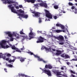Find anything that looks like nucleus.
<instances>
[{
	"instance_id": "nucleus-55",
	"label": "nucleus",
	"mask_w": 77,
	"mask_h": 77,
	"mask_svg": "<svg viewBox=\"0 0 77 77\" xmlns=\"http://www.w3.org/2000/svg\"><path fill=\"white\" fill-rule=\"evenodd\" d=\"M52 29H55V28L54 27H52Z\"/></svg>"
},
{
	"instance_id": "nucleus-24",
	"label": "nucleus",
	"mask_w": 77,
	"mask_h": 77,
	"mask_svg": "<svg viewBox=\"0 0 77 77\" xmlns=\"http://www.w3.org/2000/svg\"><path fill=\"white\" fill-rule=\"evenodd\" d=\"M13 57H14V59L12 60L11 59L8 60V62L9 63H11V62H14L15 60V59H17L15 57L13 56Z\"/></svg>"
},
{
	"instance_id": "nucleus-3",
	"label": "nucleus",
	"mask_w": 77,
	"mask_h": 77,
	"mask_svg": "<svg viewBox=\"0 0 77 77\" xmlns=\"http://www.w3.org/2000/svg\"><path fill=\"white\" fill-rule=\"evenodd\" d=\"M8 7L11 9V11L12 12H13V13H15V14H18V12L19 13L18 14H18H22L20 13H24V11L21 10V9L17 11H16V10L14 9V7H12V5H8Z\"/></svg>"
},
{
	"instance_id": "nucleus-38",
	"label": "nucleus",
	"mask_w": 77,
	"mask_h": 77,
	"mask_svg": "<svg viewBox=\"0 0 77 77\" xmlns=\"http://www.w3.org/2000/svg\"><path fill=\"white\" fill-rule=\"evenodd\" d=\"M25 2H27L28 3H30V0H24Z\"/></svg>"
},
{
	"instance_id": "nucleus-21",
	"label": "nucleus",
	"mask_w": 77,
	"mask_h": 77,
	"mask_svg": "<svg viewBox=\"0 0 77 77\" xmlns=\"http://www.w3.org/2000/svg\"><path fill=\"white\" fill-rule=\"evenodd\" d=\"M12 49L13 50H16V51L19 52L20 53H21V51L18 50V48H17L16 47H15V46L14 45H13V46L12 47Z\"/></svg>"
},
{
	"instance_id": "nucleus-60",
	"label": "nucleus",
	"mask_w": 77,
	"mask_h": 77,
	"mask_svg": "<svg viewBox=\"0 0 77 77\" xmlns=\"http://www.w3.org/2000/svg\"><path fill=\"white\" fill-rule=\"evenodd\" d=\"M63 13H66L65 11H63Z\"/></svg>"
},
{
	"instance_id": "nucleus-44",
	"label": "nucleus",
	"mask_w": 77,
	"mask_h": 77,
	"mask_svg": "<svg viewBox=\"0 0 77 77\" xmlns=\"http://www.w3.org/2000/svg\"><path fill=\"white\" fill-rule=\"evenodd\" d=\"M54 18L55 19V20H56L57 19V16H55L54 17Z\"/></svg>"
},
{
	"instance_id": "nucleus-13",
	"label": "nucleus",
	"mask_w": 77,
	"mask_h": 77,
	"mask_svg": "<svg viewBox=\"0 0 77 77\" xmlns=\"http://www.w3.org/2000/svg\"><path fill=\"white\" fill-rule=\"evenodd\" d=\"M42 71L43 72H45V74H47L49 76H51V73L50 71L49 70H47L45 69H42Z\"/></svg>"
},
{
	"instance_id": "nucleus-31",
	"label": "nucleus",
	"mask_w": 77,
	"mask_h": 77,
	"mask_svg": "<svg viewBox=\"0 0 77 77\" xmlns=\"http://www.w3.org/2000/svg\"><path fill=\"white\" fill-rule=\"evenodd\" d=\"M20 60L21 62H24V58L21 57Z\"/></svg>"
},
{
	"instance_id": "nucleus-51",
	"label": "nucleus",
	"mask_w": 77,
	"mask_h": 77,
	"mask_svg": "<svg viewBox=\"0 0 77 77\" xmlns=\"http://www.w3.org/2000/svg\"><path fill=\"white\" fill-rule=\"evenodd\" d=\"M50 21V19H48V20L46 19L45 20V21Z\"/></svg>"
},
{
	"instance_id": "nucleus-7",
	"label": "nucleus",
	"mask_w": 77,
	"mask_h": 77,
	"mask_svg": "<svg viewBox=\"0 0 77 77\" xmlns=\"http://www.w3.org/2000/svg\"><path fill=\"white\" fill-rule=\"evenodd\" d=\"M30 30V32L29 33V39L30 40L31 39H32L34 38V36H35L36 34L32 32V30H33V29L31 28L29 29Z\"/></svg>"
},
{
	"instance_id": "nucleus-2",
	"label": "nucleus",
	"mask_w": 77,
	"mask_h": 77,
	"mask_svg": "<svg viewBox=\"0 0 77 77\" xmlns=\"http://www.w3.org/2000/svg\"><path fill=\"white\" fill-rule=\"evenodd\" d=\"M10 41L11 40H9L8 41L3 40L0 42V49H1V48H4V49H7V48H9V46L8 45H6V43H9Z\"/></svg>"
},
{
	"instance_id": "nucleus-18",
	"label": "nucleus",
	"mask_w": 77,
	"mask_h": 77,
	"mask_svg": "<svg viewBox=\"0 0 77 77\" xmlns=\"http://www.w3.org/2000/svg\"><path fill=\"white\" fill-rule=\"evenodd\" d=\"M58 40L60 41H64V37L61 35H60L58 37Z\"/></svg>"
},
{
	"instance_id": "nucleus-37",
	"label": "nucleus",
	"mask_w": 77,
	"mask_h": 77,
	"mask_svg": "<svg viewBox=\"0 0 77 77\" xmlns=\"http://www.w3.org/2000/svg\"><path fill=\"white\" fill-rule=\"evenodd\" d=\"M70 76L71 77H75V75H74L72 74H71V75H70Z\"/></svg>"
},
{
	"instance_id": "nucleus-57",
	"label": "nucleus",
	"mask_w": 77,
	"mask_h": 77,
	"mask_svg": "<svg viewBox=\"0 0 77 77\" xmlns=\"http://www.w3.org/2000/svg\"><path fill=\"white\" fill-rule=\"evenodd\" d=\"M66 30H67V32H68V33H69V32H68V29H66Z\"/></svg>"
},
{
	"instance_id": "nucleus-27",
	"label": "nucleus",
	"mask_w": 77,
	"mask_h": 77,
	"mask_svg": "<svg viewBox=\"0 0 77 77\" xmlns=\"http://www.w3.org/2000/svg\"><path fill=\"white\" fill-rule=\"evenodd\" d=\"M6 65L7 66H8L10 68H12V67H13V68L14 67L11 64H8L7 63H6Z\"/></svg>"
},
{
	"instance_id": "nucleus-64",
	"label": "nucleus",
	"mask_w": 77,
	"mask_h": 77,
	"mask_svg": "<svg viewBox=\"0 0 77 77\" xmlns=\"http://www.w3.org/2000/svg\"><path fill=\"white\" fill-rule=\"evenodd\" d=\"M75 66H76V67H77V65H76Z\"/></svg>"
},
{
	"instance_id": "nucleus-45",
	"label": "nucleus",
	"mask_w": 77,
	"mask_h": 77,
	"mask_svg": "<svg viewBox=\"0 0 77 77\" xmlns=\"http://www.w3.org/2000/svg\"><path fill=\"white\" fill-rule=\"evenodd\" d=\"M19 7L20 8H23V6H22V5H19Z\"/></svg>"
},
{
	"instance_id": "nucleus-43",
	"label": "nucleus",
	"mask_w": 77,
	"mask_h": 77,
	"mask_svg": "<svg viewBox=\"0 0 77 77\" xmlns=\"http://www.w3.org/2000/svg\"><path fill=\"white\" fill-rule=\"evenodd\" d=\"M69 5H70V6H72V3L71 2H69Z\"/></svg>"
},
{
	"instance_id": "nucleus-19",
	"label": "nucleus",
	"mask_w": 77,
	"mask_h": 77,
	"mask_svg": "<svg viewBox=\"0 0 77 77\" xmlns=\"http://www.w3.org/2000/svg\"><path fill=\"white\" fill-rule=\"evenodd\" d=\"M61 57H64L65 59H68L69 58V55L67 54H63L61 55Z\"/></svg>"
},
{
	"instance_id": "nucleus-15",
	"label": "nucleus",
	"mask_w": 77,
	"mask_h": 77,
	"mask_svg": "<svg viewBox=\"0 0 77 77\" xmlns=\"http://www.w3.org/2000/svg\"><path fill=\"white\" fill-rule=\"evenodd\" d=\"M0 58H2V59L4 60L5 59L6 60H9V58H7L6 59V57L5 56L4 54H2V53H0Z\"/></svg>"
},
{
	"instance_id": "nucleus-53",
	"label": "nucleus",
	"mask_w": 77,
	"mask_h": 77,
	"mask_svg": "<svg viewBox=\"0 0 77 77\" xmlns=\"http://www.w3.org/2000/svg\"><path fill=\"white\" fill-rule=\"evenodd\" d=\"M9 45H10V47H11V48H12V47H13V46H12V45L11 44H9Z\"/></svg>"
},
{
	"instance_id": "nucleus-46",
	"label": "nucleus",
	"mask_w": 77,
	"mask_h": 77,
	"mask_svg": "<svg viewBox=\"0 0 77 77\" xmlns=\"http://www.w3.org/2000/svg\"><path fill=\"white\" fill-rule=\"evenodd\" d=\"M37 32L38 33H42V31H37Z\"/></svg>"
},
{
	"instance_id": "nucleus-52",
	"label": "nucleus",
	"mask_w": 77,
	"mask_h": 77,
	"mask_svg": "<svg viewBox=\"0 0 77 77\" xmlns=\"http://www.w3.org/2000/svg\"><path fill=\"white\" fill-rule=\"evenodd\" d=\"M52 50L53 51H56V49H52Z\"/></svg>"
},
{
	"instance_id": "nucleus-14",
	"label": "nucleus",
	"mask_w": 77,
	"mask_h": 77,
	"mask_svg": "<svg viewBox=\"0 0 77 77\" xmlns=\"http://www.w3.org/2000/svg\"><path fill=\"white\" fill-rule=\"evenodd\" d=\"M38 39L39 40L37 41V43L43 42L45 40V39L41 36L39 37V38H38Z\"/></svg>"
},
{
	"instance_id": "nucleus-30",
	"label": "nucleus",
	"mask_w": 77,
	"mask_h": 77,
	"mask_svg": "<svg viewBox=\"0 0 77 77\" xmlns=\"http://www.w3.org/2000/svg\"><path fill=\"white\" fill-rule=\"evenodd\" d=\"M61 41L63 42L59 43V45H63V44H64V42H65V40H64V41Z\"/></svg>"
},
{
	"instance_id": "nucleus-26",
	"label": "nucleus",
	"mask_w": 77,
	"mask_h": 77,
	"mask_svg": "<svg viewBox=\"0 0 77 77\" xmlns=\"http://www.w3.org/2000/svg\"><path fill=\"white\" fill-rule=\"evenodd\" d=\"M19 75V77H21H21H30L29 76H27V75H26L24 74H18Z\"/></svg>"
},
{
	"instance_id": "nucleus-12",
	"label": "nucleus",
	"mask_w": 77,
	"mask_h": 77,
	"mask_svg": "<svg viewBox=\"0 0 77 77\" xmlns=\"http://www.w3.org/2000/svg\"><path fill=\"white\" fill-rule=\"evenodd\" d=\"M20 34H21V35H22L21 36V37L22 38H23V39L22 40V41H24V39H28V37H27V35L26 34H25L24 33H23V32L22 31H21L20 32Z\"/></svg>"
},
{
	"instance_id": "nucleus-40",
	"label": "nucleus",
	"mask_w": 77,
	"mask_h": 77,
	"mask_svg": "<svg viewBox=\"0 0 77 77\" xmlns=\"http://www.w3.org/2000/svg\"><path fill=\"white\" fill-rule=\"evenodd\" d=\"M25 49V48H24V46H23V48H21L20 50H24Z\"/></svg>"
},
{
	"instance_id": "nucleus-34",
	"label": "nucleus",
	"mask_w": 77,
	"mask_h": 77,
	"mask_svg": "<svg viewBox=\"0 0 77 77\" xmlns=\"http://www.w3.org/2000/svg\"><path fill=\"white\" fill-rule=\"evenodd\" d=\"M70 72L71 73H72V74H75V72L74 71H73L72 70H70Z\"/></svg>"
},
{
	"instance_id": "nucleus-47",
	"label": "nucleus",
	"mask_w": 77,
	"mask_h": 77,
	"mask_svg": "<svg viewBox=\"0 0 77 77\" xmlns=\"http://www.w3.org/2000/svg\"><path fill=\"white\" fill-rule=\"evenodd\" d=\"M39 19V23H41L42 22V21H41V18H40Z\"/></svg>"
},
{
	"instance_id": "nucleus-33",
	"label": "nucleus",
	"mask_w": 77,
	"mask_h": 77,
	"mask_svg": "<svg viewBox=\"0 0 77 77\" xmlns=\"http://www.w3.org/2000/svg\"><path fill=\"white\" fill-rule=\"evenodd\" d=\"M35 0H30V2L31 3H35Z\"/></svg>"
},
{
	"instance_id": "nucleus-23",
	"label": "nucleus",
	"mask_w": 77,
	"mask_h": 77,
	"mask_svg": "<svg viewBox=\"0 0 77 77\" xmlns=\"http://www.w3.org/2000/svg\"><path fill=\"white\" fill-rule=\"evenodd\" d=\"M57 53H56V56H59L60 54L61 53H62V51H60V50H56ZM64 51H63L62 52H63Z\"/></svg>"
},
{
	"instance_id": "nucleus-62",
	"label": "nucleus",
	"mask_w": 77,
	"mask_h": 77,
	"mask_svg": "<svg viewBox=\"0 0 77 77\" xmlns=\"http://www.w3.org/2000/svg\"><path fill=\"white\" fill-rule=\"evenodd\" d=\"M62 32H65V31L64 30H62Z\"/></svg>"
},
{
	"instance_id": "nucleus-17",
	"label": "nucleus",
	"mask_w": 77,
	"mask_h": 77,
	"mask_svg": "<svg viewBox=\"0 0 77 77\" xmlns=\"http://www.w3.org/2000/svg\"><path fill=\"white\" fill-rule=\"evenodd\" d=\"M41 49L42 50H44V49H45L46 52L48 53V51H50V50L51 49V48H50L49 49H48L47 48H46L45 47L43 46L41 48Z\"/></svg>"
},
{
	"instance_id": "nucleus-20",
	"label": "nucleus",
	"mask_w": 77,
	"mask_h": 77,
	"mask_svg": "<svg viewBox=\"0 0 77 77\" xmlns=\"http://www.w3.org/2000/svg\"><path fill=\"white\" fill-rule=\"evenodd\" d=\"M56 26L57 27H60L63 30L65 29V26L63 25L60 24V23H57L56 24Z\"/></svg>"
},
{
	"instance_id": "nucleus-22",
	"label": "nucleus",
	"mask_w": 77,
	"mask_h": 77,
	"mask_svg": "<svg viewBox=\"0 0 77 77\" xmlns=\"http://www.w3.org/2000/svg\"><path fill=\"white\" fill-rule=\"evenodd\" d=\"M61 69L62 70L65 69V71H64V72L62 71V72H66V66H61Z\"/></svg>"
},
{
	"instance_id": "nucleus-49",
	"label": "nucleus",
	"mask_w": 77,
	"mask_h": 77,
	"mask_svg": "<svg viewBox=\"0 0 77 77\" xmlns=\"http://www.w3.org/2000/svg\"><path fill=\"white\" fill-rule=\"evenodd\" d=\"M16 8L17 9H19V7L18 6H17L16 7Z\"/></svg>"
},
{
	"instance_id": "nucleus-61",
	"label": "nucleus",
	"mask_w": 77,
	"mask_h": 77,
	"mask_svg": "<svg viewBox=\"0 0 77 77\" xmlns=\"http://www.w3.org/2000/svg\"><path fill=\"white\" fill-rule=\"evenodd\" d=\"M75 1L76 2H77V0H75Z\"/></svg>"
},
{
	"instance_id": "nucleus-41",
	"label": "nucleus",
	"mask_w": 77,
	"mask_h": 77,
	"mask_svg": "<svg viewBox=\"0 0 77 77\" xmlns=\"http://www.w3.org/2000/svg\"><path fill=\"white\" fill-rule=\"evenodd\" d=\"M68 65H71V63L69 62H67L66 63Z\"/></svg>"
},
{
	"instance_id": "nucleus-42",
	"label": "nucleus",
	"mask_w": 77,
	"mask_h": 77,
	"mask_svg": "<svg viewBox=\"0 0 77 77\" xmlns=\"http://www.w3.org/2000/svg\"><path fill=\"white\" fill-rule=\"evenodd\" d=\"M64 38H65V39H68V38L67 37V36L65 35Z\"/></svg>"
},
{
	"instance_id": "nucleus-58",
	"label": "nucleus",
	"mask_w": 77,
	"mask_h": 77,
	"mask_svg": "<svg viewBox=\"0 0 77 77\" xmlns=\"http://www.w3.org/2000/svg\"><path fill=\"white\" fill-rule=\"evenodd\" d=\"M75 57H77V56L76 55H75L74 56Z\"/></svg>"
},
{
	"instance_id": "nucleus-56",
	"label": "nucleus",
	"mask_w": 77,
	"mask_h": 77,
	"mask_svg": "<svg viewBox=\"0 0 77 77\" xmlns=\"http://www.w3.org/2000/svg\"><path fill=\"white\" fill-rule=\"evenodd\" d=\"M57 59H58V60H60V58H58Z\"/></svg>"
},
{
	"instance_id": "nucleus-11",
	"label": "nucleus",
	"mask_w": 77,
	"mask_h": 77,
	"mask_svg": "<svg viewBox=\"0 0 77 77\" xmlns=\"http://www.w3.org/2000/svg\"><path fill=\"white\" fill-rule=\"evenodd\" d=\"M18 16H19V18L21 20V18H28V15L27 14H24V13L19 14H18Z\"/></svg>"
},
{
	"instance_id": "nucleus-10",
	"label": "nucleus",
	"mask_w": 77,
	"mask_h": 77,
	"mask_svg": "<svg viewBox=\"0 0 77 77\" xmlns=\"http://www.w3.org/2000/svg\"><path fill=\"white\" fill-rule=\"evenodd\" d=\"M31 11L32 13V14H35V15H33V17H40V14L41 13L38 12H36L35 11H32V10H30Z\"/></svg>"
},
{
	"instance_id": "nucleus-1",
	"label": "nucleus",
	"mask_w": 77,
	"mask_h": 77,
	"mask_svg": "<svg viewBox=\"0 0 77 77\" xmlns=\"http://www.w3.org/2000/svg\"><path fill=\"white\" fill-rule=\"evenodd\" d=\"M13 33H11V32H5V36H9V37H14V36H15L16 38L18 39L20 38V35L19 34L15 32H13Z\"/></svg>"
},
{
	"instance_id": "nucleus-63",
	"label": "nucleus",
	"mask_w": 77,
	"mask_h": 77,
	"mask_svg": "<svg viewBox=\"0 0 77 77\" xmlns=\"http://www.w3.org/2000/svg\"><path fill=\"white\" fill-rule=\"evenodd\" d=\"M75 5H76V6H77V3H76V4H75Z\"/></svg>"
},
{
	"instance_id": "nucleus-25",
	"label": "nucleus",
	"mask_w": 77,
	"mask_h": 77,
	"mask_svg": "<svg viewBox=\"0 0 77 77\" xmlns=\"http://www.w3.org/2000/svg\"><path fill=\"white\" fill-rule=\"evenodd\" d=\"M45 68H49V69H52V66L50 65H46L45 66Z\"/></svg>"
},
{
	"instance_id": "nucleus-8",
	"label": "nucleus",
	"mask_w": 77,
	"mask_h": 77,
	"mask_svg": "<svg viewBox=\"0 0 77 77\" xmlns=\"http://www.w3.org/2000/svg\"><path fill=\"white\" fill-rule=\"evenodd\" d=\"M28 53H30L31 55H33V56H34L35 57H36V58H37L38 61H43V62L44 63H46V62H47L44 60H43V59L42 58H40V57L38 56V55H35L33 54V53L31 52L30 51L29 52H28Z\"/></svg>"
},
{
	"instance_id": "nucleus-9",
	"label": "nucleus",
	"mask_w": 77,
	"mask_h": 77,
	"mask_svg": "<svg viewBox=\"0 0 77 77\" xmlns=\"http://www.w3.org/2000/svg\"><path fill=\"white\" fill-rule=\"evenodd\" d=\"M45 11L46 13V16L48 17L49 19H52V15L49 12V11L47 10H45Z\"/></svg>"
},
{
	"instance_id": "nucleus-39",
	"label": "nucleus",
	"mask_w": 77,
	"mask_h": 77,
	"mask_svg": "<svg viewBox=\"0 0 77 77\" xmlns=\"http://www.w3.org/2000/svg\"><path fill=\"white\" fill-rule=\"evenodd\" d=\"M75 11H76V12H75V14H77V9H76V8H75Z\"/></svg>"
},
{
	"instance_id": "nucleus-28",
	"label": "nucleus",
	"mask_w": 77,
	"mask_h": 77,
	"mask_svg": "<svg viewBox=\"0 0 77 77\" xmlns=\"http://www.w3.org/2000/svg\"><path fill=\"white\" fill-rule=\"evenodd\" d=\"M4 55H5V56H8V57H9V56H11V54L8 53H5Z\"/></svg>"
},
{
	"instance_id": "nucleus-4",
	"label": "nucleus",
	"mask_w": 77,
	"mask_h": 77,
	"mask_svg": "<svg viewBox=\"0 0 77 77\" xmlns=\"http://www.w3.org/2000/svg\"><path fill=\"white\" fill-rule=\"evenodd\" d=\"M37 2H41L40 4H34V5L35 8H38V7H39V6H42V7H45L47 8V5L46 3H44L43 2L42 0H38Z\"/></svg>"
},
{
	"instance_id": "nucleus-6",
	"label": "nucleus",
	"mask_w": 77,
	"mask_h": 77,
	"mask_svg": "<svg viewBox=\"0 0 77 77\" xmlns=\"http://www.w3.org/2000/svg\"><path fill=\"white\" fill-rule=\"evenodd\" d=\"M66 41L67 42H66L65 43V45H64L65 47H69L71 48V49H72V50H77V48H74L72 46H71V45H69V42L68 41V40H66Z\"/></svg>"
},
{
	"instance_id": "nucleus-5",
	"label": "nucleus",
	"mask_w": 77,
	"mask_h": 77,
	"mask_svg": "<svg viewBox=\"0 0 77 77\" xmlns=\"http://www.w3.org/2000/svg\"><path fill=\"white\" fill-rule=\"evenodd\" d=\"M3 2V3L4 4H11V3H15L16 5H18V3L17 2L15 1H13L12 0H1Z\"/></svg>"
},
{
	"instance_id": "nucleus-29",
	"label": "nucleus",
	"mask_w": 77,
	"mask_h": 77,
	"mask_svg": "<svg viewBox=\"0 0 77 77\" xmlns=\"http://www.w3.org/2000/svg\"><path fill=\"white\" fill-rule=\"evenodd\" d=\"M55 32H56L57 33H60V32H62V30L59 29H57V30H55Z\"/></svg>"
},
{
	"instance_id": "nucleus-35",
	"label": "nucleus",
	"mask_w": 77,
	"mask_h": 77,
	"mask_svg": "<svg viewBox=\"0 0 77 77\" xmlns=\"http://www.w3.org/2000/svg\"><path fill=\"white\" fill-rule=\"evenodd\" d=\"M59 12H60V14H59V16H61V15H62V11L60 12V10H59Z\"/></svg>"
},
{
	"instance_id": "nucleus-32",
	"label": "nucleus",
	"mask_w": 77,
	"mask_h": 77,
	"mask_svg": "<svg viewBox=\"0 0 77 77\" xmlns=\"http://www.w3.org/2000/svg\"><path fill=\"white\" fill-rule=\"evenodd\" d=\"M54 8L55 9H58V8H59V7L57 5H55L54 6Z\"/></svg>"
},
{
	"instance_id": "nucleus-48",
	"label": "nucleus",
	"mask_w": 77,
	"mask_h": 77,
	"mask_svg": "<svg viewBox=\"0 0 77 77\" xmlns=\"http://www.w3.org/2000/svg\"><path fill=\"white\" fill-rule=\"evenodd\" d=\"M71 8L72 9H75V7L72 6V7Z\"/></svg>"
},
{
	"instance_id": "nucleus-59",
	"label": "nucleus",
	"mask_w": 77,
	"mask_h": 77,
	"mask_svg": "<svg viewBox=\"0 0 77 77\" xmlns=\"http://www.w3.org/2000/svg\"><path fill=\"white\" fill-rule=\"evenodd\" d=\"M75 59H77V57H75Z\"/></svg>"
},
{
	"instance_id": "nucleus-50",
	"label": "nucleus",
	"mask_w": 77,
	"mask_h": 77,
	"mask_svg": "<svg viewBox=\"0 0 77 77\" xmlns=\"http://www.w3.org/2000/svg\"><path fill=\"white\" fill-rule=\"evenodd\" d=\"M4 70L6 72H7V69H4Z\"/></svg>"
},
{
	"instance_id": "nucleus-36",
	"label": "nucleus",
	"mask_w": 77,
	"mask_h": 77,
	"mask_svg": "<svg viewBox=\"0 0 77 77\" xmlns=\"http://www.w3.org/2000/svg\"><path fill=\"white\" fill-rule=\"evenodd\" d=\"M13 37H10V41H14V38Z\"/></svg>"
},
{
	"instance_id": "nucleus-16",
	"label": "nucleus",
	"mask_w": 77,
	"mask_h": 77,
	"mask_svg": "<svg viewBox=\"0 0 77 77\" xmlns=\"http://www.w3.org/2000/svg\"><path fill=\"white\" fill-rule=\"evenodd\" d=\"M49 35H47V37L48 38H50V37H54L55 39H58V37H56L55 36H53V33L51 32H50L49 33Z\"/></svg>"
},
{
	"instance_id": "nucleus-54",
	"label": "nucleus",
	"mask_w": 77,
	"mask_h": 77,
	"mask_svg": "<svg viewBox=\"0 0 77 77\" xmlns=\"http://www.w3.org/2000/svg\"><path fill=\"white\" fill-rule=\"evenodd\" d=\"M54 68H57V69H58L59 67H54Z\"/></svg>"
}]
</instances>
